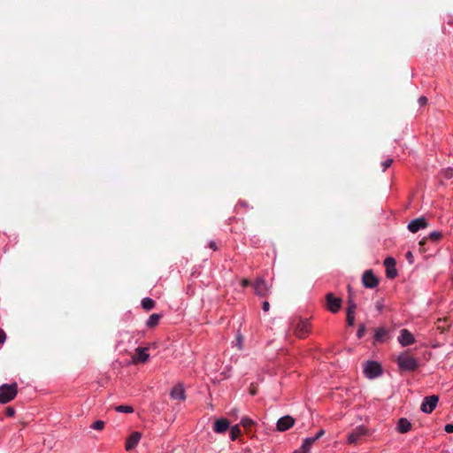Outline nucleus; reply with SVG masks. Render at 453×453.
<instances>
[{
	"instance_id": "4c0bfd02",
	"label": "nucleus",
	"mask_w": 453,
	"mask_h": 453,
	"mask_svg": "<svg viewBox=\"0 0 453 453\" xmlns=\"http://www.w3.org/2000/svg\"><path fill=\"white\" fill-rule=\"evenodd\" d=\"M262 309H263L265 311H269V309H270V303H269L267 301H265V302L263 303Z\"/></svg>"
},
{
	"instance_id": "0eeeda50",
	"label": "nucleus",
	"mask_w": 453,
	"mask_h": 453,
	"mask_svg": "<svg viewBox=\"0 0 453 453\" xmlns=\"http://www.w3.org/2000/svg\"><path fill=\"white\" fill-rule=\"evenodd\" d=\"M439 401V396L433 395L424 398L421 403V411L425 413H431L436 407Z\"/></svg>"
},
{
	"instance_id": "2f4dec72",
	"label": "nucleus",
	"mask_w": 453,
	"mask_h": 453,
	"mask_svg": "<svg viewBox=\"0 0 453 453\" xmlns=\"http://www.w3.org/2000/svg\"><path fill=\"white\" fill-rule=\"evenodd\" d=\"M5 414H6V416H8V417H12V416L15 414V410H14V408L10 407V406H9V407H7V408L5 409Z\"/></svg>"
},
{
	"instance_id": "9d476101",
	"label": "nucleus",
	"mask_w": 453,
	"mask_h": 453,
	"mask_svg": "<svg viewBox=\"0 0 453 453\" xmlns=\"http://www.w3.org/2000/svg\"><path fill=\"white\" fill-rule=\"evenodd\" d=\"M295 424V418L289 415H286L281 417L277 421L276 426L277 430L280 432H284L291 428Z\"/></svg>"
},
{
	"instance_id": "20e7f679",
	"label": "nucleus",
	"mask_w": 453,
	"mask_h": 453,
	"mask_svg": "<svg viewBox=\"0 0 453 453\" xmlns=\"http://www.w3.org/2000/svg\"><path fill=\"white\" fill-rule=\"evenodd\" d=\"M364 372L367 378L374 379L381 374L382 368L378 362L367 361L365 364Z\"/></svg>"
},
{
	"instance_id": "39448f33",
	"label": "nucleus",
	"mask_w": 453,
	"mask_h": 453,
	"mask_svg": "<svg viewBox=\"0 0 453 453\" xmlns=\"http://www.w3.org/2000/svg\"><path fill=\"white\" fill-rule=\"evenodd\" d=\"M368 434V430L363 426H358L352 430L348 436L349 444H357L361 439Z\"/></svg>"
},
{
	"instance_id": "7c9ffc66",
	"label": "nucleus",
	"mask_w": 453,
	"mask_h": 453,
	"mask_svg": "<svg viewBox=\"0 0 453 453\" xmlns=\"http://www.w3.org/2000/svg\"><path fill=\"white\" fill-rule=\"evenodd\" d=\"M393 163V159L389 158V159H387L386 161H384L381 165H382V171L385 172L388 167H390V165H392Z\"/></svg>"
},
{
	"instance_id": "412c9836",
	"label": "nucleus",
	"mask_w": 453,
	"mask_h": 453,
	"mask_svg": "<svg viewBox=\"0 0 453 453\" xmlns=\"http://www.w3.org/2000/svg\"><path fill=\"white\" fill-rule=\"evenodd\" d=\"M160 319H161L160 314H157V313L151 314L149 317L148 320L146 321V326L148 327H154L158 324Z\"/></svg>"
},
{
	"instance_id": "c756f323",
	"label": "nucleus",
	"mask_w": 453,
	"mask_h": 453,
	"mask_svg": "<svg viewBox=\"0 0 453 453\" xmlns=\"http://www.w3.org/2000/svg\"><path fill=\"white\" fill-rule=\"evenodd\" d=\"M365 334V326L361 325L357 332V336L358 339H361Z\"/></svg>"
},
{
	"instance_id": "dca6fc26",
	"label": "nucleus",
	"mask_w": 453,
	"mask_h": 453,
	"mask_svg": "<svg viewBox=\"0 0 453 453\" xmlns=\"http://www.w3.org/2000/svg\"><path fill=\"white\" fill-rule=\"evenodd\" d=\"M388 336V331L385 327H379L374 329V342L373 344L382 343L386 342Z\"/></svg>"
},
{
	"instance_id": "c9c22d12",
	"label": "nucleus",
	"mask_w": 453,
	"mask_h": 453,
	"mask_svg": "<svg viewBox=\"0 0 453 453\" xmlns=\"http://www.w3.org/2000/svg\"><path fill=\"white\" fill-rule=\"evenodd\" d=\"M418 103L420 105H425L427 104V98L426 96H420L418 99Z\"/></svg>"
},
{
	"instance_id": "a19ab883",
	"label": "nucleus",
	"mask_w": 453,
	"mask_h": 453,
	"mask_svg": "<svg viewBox=\"0 0 453 453\" xmlns=\"http://www.w3.org/2000/svg\"><path fill=\"white\" fill-rule=\"evenodd\" d=\"M250 394H251V395H255V394H256V390H255V389H251V390H250Z\"/></svg>"
},
{
	"instance_id": "4468645a",
	"label": "nucleus",
	"mask_w": 453,
	"mask_h": 453,
	"mask_svg": "<svg viewBox=\"0 0 453 453\" xmlns=\"http://www.w3.org/2000/svg\"><path fill=\"white\" fill-rule=\"evenodd\" d=\"M148 348L138 347L135 349V356L133 357V363H146L150 357L148 354Z\"/></svg>"
},
{
	"instance_id": "72a5a7b5",
	"label": "nucleus",
	"mask_w": 453,
	"mask_h": 453,
	"mask_svg": "<svg viewBox=\"0 0 453 453\" xmlns=\"http://www.w3.org/2000/svg\"><path fill=\"white\" fill-rule=\"evenodd\" d=\"M406 259L409 261L410 264H412L413 263V255L411 253V251H408L406 253Z\"/></svg>"
},
{
	"instance_id": "c85d7f7f",
	"label": "nucleus",
	"mask_w": 453,
	"mask_h": 453,
	"mask_svg": "<svg viewBox=\"0 0 453 453\" xmlns=\"http://www.w3.org/2000/svg\"><path fill=\"white\" fill-rule=\"evenodd\" d=\"M355 322V313H347V324L352 326Z\"/></svg>"
},
{
	"instance_id": "a211bd4d",
	"label": "nucleus",
	"mask_w": 453,
	"mask_h": 453,
	"mask_svg": "<svg viewBox=\"0 0 453 453\" xmlns=\"http://www.w3.org/2000/svg\"><path fill=\"white\" fill-rule=\"evenodd\" d=\"M411 429V423L405 418H401L397 423V431L405 434Z\"/></svg>"
},
{
	"instance_id": "f8f14e48",
	"label": "nucleus",
	"mask_w": 453,
	"mask_h": 453,
	"mask_svg": "<svg viewBox=\"0 0 453 453\" xmlns=\"http://www.w3.org/2000/svg\"><path fill=\"white\" fill-rule=\"evenodd\" d=\"M428 223L425 218L420 217L411 220L408 224V229L411 233H417L418 230L427 227Z\"/></svg>"
},
{
	"instance_id": "58836bf2",
	"label": "nucleus",
	"mask_w": 453,
	"mask_h": 453,
	"mask_svg": "<svg viewBox=\"0 0 453 453\" xmlns=\"http://www.w3.org/2000/svg\"><path fill=\"white\" fill-rule=\"evenodd\" d=\"M209 247L213 250H218V247H217V244L215 242L211 241L210 243H209Z\"/></svg>"
},
{
	"instance_id": "1a4fd4ad",
	"label": "nucleus",
	"mask_w": 453,
	"mask_h": 453,
	"mask_svg": "<svg viewBox=\"0 0 453 453\" xmlns=\"http://www.w3.org/2000/svg\"><path fill=\"white\" fill-rule=\"evenodd\" d=\"M254 290L255 293L261 297L266 296L269 293V287L266 284L265 280L262 278H257L254 282Z\"/></svg>"
},
{
	"instance_id": "ddd939ff",
	"label": "nucleus",
	"mask_w": 453,
	"mask_h": 453,
	"mask_svg": "<svg viewBox=\"0 0 453 453\" xmlns=\"http://www.w3.org/2000/svg\"><path fill=\"white\" fill-rule=\"evenodd\" d=\"M398 342L403 347L409 346L415 342L414 336L407 329H402L400 331V335L398 336Z\"/></svg>"
},
{
	"instance_id": "9b49d317",
	"label": "nucleus",
	"mask_w": 453,
	"mask_h": 453,
	"mask_svg": "<svg viewBox=\"0 0 453 453\" xmlns=\"http://www.w3.org/2000/svg\"><path fill=\"white\" fill-rule=\"evenodd\" d=\"M395 258L388 257L384 260V265L386 267V276L388 279H394L397 276V270L395 268Z\"/></svg>"
},
{
	"instance_id": "b1692460",
	"label": "nucleus",
	"mask_w": 453,
	"mask_h": 453,
	"mask_svg": "<svg viewBox=\"0 0 453 453\" xmlns=\"http://www.w3.org/2000/svg\"><path fill=\"white\" fill-rule=\"evenodd\" d=\"M240 434H241V430L239 428V426L236 425L234 426H232L231 431H230L231 440L232 441L236 440L239 437Z\"/></svg>"
},
{
	"instance_id": "f3484780",
	"label": "nucleus",
	"mask_w": 453,
	"mask_h": 453,
	"mask_svg": "<svg viewBox=\"0 0 453 453\" xmlns=\"http://www.w3.org/2000/svg\"><path fill=\"white\" fill-rule=\"evenodd\" d=\"M230 426V423L226 418H219L215 421L213 430L216 433H225Z\"/></svg>"
},
{
	"instance_id": "4be33fe9",
	"label": "nucleus",
	"mask_w": 453,
	"mask_h": 453,
	"mask_svg": "<svg viewBox=\"0 0 453 453\" xmlns=\"http://www.w3.org/2000/svg\"><path fill=\"white\" fill-rule=\"evenodd\" d=\"M155 301L151 298L145 297L142 300V306L146 311H150L155 307Z\"/></svg>"
},
{
	"instance_id": "79ce46f5",
	"label": "nucleus",
	"mask_w": 453,
	"mask_h": 453,
	"mask_svg": "<svg viewBox=\"0 0 453 453\" xmlns=\"http://www.w3.org/2000/svg\"><path fill=\"white\" fill-rule=\"evenodd\" d=\"M241 342V337H238L237 342Z\"/></svg>"
},
{
	"instance_id": "f257e3e1",
	"label": "nucleus",
	"mask_w": 453,
	"mask_h": 453,
	"mask_svg": "<svg viewBox=\"0 0 453 453\" xmlns=\"http://www.w3.org/2000/svg\"><path fill=\"white\" fill-rule=\"evenodd\" d=\"M291 330L298 338H305L311 332V325L307 319L295 318L289 323V331Z\"/></svg>"
},
{
	"instance_id": "473e14b6",
	"label": "nucleus",
	"mask_w": 453,
	"mask_h": 453,
	"mask_svg": "<svg viewBox=\"0 0 453 453\" xmlns=\"http://www.w3.org/2000/svg\"><path fill=\"white\" fill-rule=\"evenodd\" d=\"M6 340V334L5 332L0 328V344H3Z\"/></svg>"
},
{
	"instance_id": "cd10ccee",
	"label": "nucleus",
	"mask_w": 453,
	"mask_h": 453,
	"mask_svg": "<svg viewBox=\"0 0 453 453\" xmlns=\"http://www.w3.org/2000/svg\"><path fill=\"white\" fill-rule=\"evenodd\" d=\"M104 422L101 421V420H97V421L94 422L91 426V427L96 430H102L104 428Z\"/></svg>"
},
{
	"instance_id": "393cba45",
	"label": "nucleus",
	"mask_w": 453,
	"mask_h": 453,
	"mask_svg": "<svg viewBox=\"0 0 453 453\" xmlns=\"http://www.w3.org/2000/svg\"><path fill=\"white\" fill-rule=\"evenodd\" d=\"M115 410L118 412H124V413H132L134 411L133 407L128 406V405H119V406H116Z\"/></svg>"
},
{
	"instance_id": "6ab92c4d",
	"label": "nucleus",
	"mask_w": 453,
	"mask_h": 453,
	"mask_svg": "<svg viewBox=\"0 0 453 453\" xmlns=\"http://www.w3.org/2000/svg\"><path fill=\"white\" fill-rule=\"evenodd\" d=\"M170 395L175 400H184L186 398L185 391L180 385L174 387L171 390Z\"/></svg>"
},
{
	"instance_id": "ea45409f",
	"label": "nucleus",
	"mask_w": 453,
	"mask_h": 453,
	"mask_svg": "<svg viewBox=\"0 0 453 453\" xmlns=\"http://www.w3.org/2000/svg\"><path fill=\"white\" fill-rule=\"evenodd\" d=\"M250 284V280H247V279H243V280H242V286L243 288L248 287Z\"/></svg>"
},
{
	"instance_id": "a878e982",
	"label": "nucleus",
	"mask_w": 453,
	"mask_h": 453,
	"mask_svg": "<svg viewBox=\"0 0 453 453\" xmlns=\"http://www.w3.org/2000/svg\"><path fill=\"white\" fill-rule=\"evenodd\" d=\"M357 304L349 298L348 301L347 313H355Z\"/></svg>"
},
{
	"instance_id": "f704fd0d",
	"label": "nucleus",
	"mask_w": 453,
	"mask_h": 453,
	"mask_svg": "<svg viewBox=\"0 0 453 453\" xmlns=\"http://www.w3.org/2000/svg\"><path fill=\"white\" fill-rule=\"evenodd\" d=\"M325 434V431L323 429H320L318 434L314 436V437H311L312 439H315V441L319 439L322 435H324Z\"/></svg>"
},
{
	"instance_id": "bb28decb",
	"label": "nucleus",
	"mask_w": 453,
	"mask_h": 453,
	"mask_svg": "<svg viewBox=\"0 0 453 453\" xmlns=\"http://www.w3.org/2000/svg\"><path fill=\"white\" fill-rule=\"evenodd\" d=\"M441 234L440 232H437V231L432 232L429 234V239L434 241V242H437L438 240L441 239Z\"/></svg>"
},
{
	"instance_id": "aec40b11",
	"label": "nucleus",
	"mask_w": 453,
	"mask_h": 453,
	"mask_svg": "<svg viewBox=\"0 0 453 453\" xmlns=\"http://www.w3.org/2000/svg\"><path fill=\"white\" fill-rule=\"evenodd\" d=\"M314 442H315V439H312L311 437V438H306L303 441V445L300 448V449L296 450L295 453H308L310 451V449H311V445Z\"/></svg>"
},
{
	"instance_id": "2eb2a0df",
	"label": "nucleus",
	"mask_w": 453,
	"mask_h": 453,
	"mask_svg": "<svg viewBox=\"0 0 453 453\" xmlns=\"http://www.w3.org/2000/svg\"><path fill=\"white\" fill-rule=\"evenodd\" d=\"M141 437H142L141 433L133 432L129 435V437L127 439L126 445H125L126 450L130 451L133 449H134L137 446Z\"/></svg>"
},
{
	"instance_id": "5701e85b",
	"label": "nucleus",
	"mask_w": 453,
	"mask_h": 453,
	"mask_svg": "<svg viewBox=\"0 0 453 453\" xmlns=\"http://www.w3.org/2000/svg\"><path fill=\"white\" fill-rule=\"evenodd\" d=\"M254 421L247 417H244L241 420V425L244 427V429L249 432L254 425Z\"/></svg>"
},
{
	"instance_id": "7ed1b4c3",
	"label": "nucleus",
	"mask_w": 453,
	"mask_h": 453,
	"mask_svg": "<svg viewBox=\"0 0 453 453\" xmlns=\"http://www.w3.org/2000/svg\"><path fill=\"white\" fill-rule=\"evenodd\" d=\"M18 394V385L16 382L12 384H3L0 386V403H7L13 400Z\"/></svg>"
},
{
	"instance_id": "6e6552de",
	"label": "nucleus",
	"mask_w": 453,
	"mask_h": 453,
	"mask_svg": "<svg viewBox=\"0 0 453 453\" xmlns=\"http://www.w3.org/2000/svg\"><path fill=\"white\" fill-rule=\"evenodd\" d=\"M327 309L333 312L336 313L342 306V299L340 297H335L333 293H328L326 296Z\"/></svg>"
},
{
	"instance_id": "f03ea898",
	"label": "nucleus",
	"mask_w": 453,
	"mask_h": 453,
	"mask_svg": "<svg viewBox=\"0 0 453 453\" xmlns=\"http://www.w3.org/2000/svg\"><path fill=\"white\" fill-rule=\"evenodd\" d=\"M397 364L401 370L403 371H415L418 367V360L413 357L409 352L402 353L397 357Z\"/></svg>"
},
{
	"instance_id": "e433bc0d",
	"label": "nucleus",
	"mask_w": 453,
	"mask_h": 453,
	"mask_svg": "<svg viewBox=\"0 0 453 453\" xmlns=\"http://www.w3.org/2000/svg\"><path fill=\"white\" fill-rule=\"evenodd\" d=\"M444 430H445L447 433H452V432H453V425H452V424H447V425L445 426Z\"/></svg>"
},
{
	"instance_id": "423d86ee",
	"label": "nucleus",
	"mask_w": 453,
	"mask_h": 453,
	"mask_svg": "<svg viewBox=\"0 0 453 453\" xmlns=\"http://www.w3.org/2000/svg\"><path fill=\"white\" fill-rule=\"evenodd\" d=\"M362 283L366 288H374L379 285V279L372 270H366L362 276Z\"/></svg>"
}]
</instances>
